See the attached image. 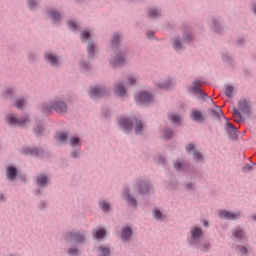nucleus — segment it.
<instances>
[{
  "label": "nucleus",
  "instance_id": "nucleus-8",
  "mask_svg": "<svg viewBox=\"0 0 256 256\" xmlns=\"http://www.w3.org/2000/svg\"><path fill=\"white\" fill-rule=\"evenodd\" d=\"M136 191L138 195H141V197L151 195V191H153V182L149 179L140 180L136 183Z\"/></svg>",
  "mask_w": 256,
  "mask_h": 256
},
{
  "label": "nucleus",
  "instance_id": "nucleus-7",
  "mask_svg": "<svg viewBox=\"0 0 256 256\" xmlns=\"http://www.w3.org/2000/svg\"><path fill=\"white\" fill-rule=\"evenodd\" d=\"M22 155H26L28 157H38L39 159H45V157H51L49 152L45 151L43 147L37 146H24L22 148Z\"/></svg>",
  "mask_w": 256,
  "mask_h": 256
},
{
  "label": "nucleus",
  "instance_id": "nucleus-21",
  "mask_svg": "<svg viewBox=\"0 0 256 256\" xmlns=\"http://www.w3.org/2000/svg\"><path fill=\"white\" fill-rule=\"evenodd\" d=\"M46 13L49 19H51L52 25H61V20L63 19V16H61V12H59V10L51 9L46 11Z\"/></svg>",
  "mask_w": 256,
  "mask_h": 256
},
{
  "label": "nucleus",
  "instance_id": "nucleus-62",
  "mask_svg": "<svg viewBox=\"0 0 256 256\" xmlns=\"http://www.w3.org/2000/svg\"><path fill=\"white\" fill-rule=\"evenodd\" d=\"M166 163H167V160L165 159V157L159 156V158H158V165H162L163 167H165Z\"/></svg>",
  "mask_w": 256,
  "mask_h": 256
},
{
  "label": "nucleus",
  "instance_id": "nucleus-25",
  "mask_svg": "<svg viewBox=\"0 0 256 256\" xmlns=\"http://www.w3.org/2000/svg\"><path fill=\"white\" fill-rule=\"evenodd\" d=\"M133 116H130L128 118H121L119 120V127L124 129L125 133L131 131L133 129Z\"/></svg>",
  "mask_w": 256,
  "mask_h": 256
},
{
  "label": "nucleus",
  "instance_id": "nucleus-26",
  "mask_svg": "<svg viewBox=\"0 0 256 256\" xmlns=\"http://www.w3.org/2000/svg\"><path fill=\"white\" fill-rule=\"evenodd\" d=\"M169 181L165 182L168 191H177L179 189V181L175 178V174H168Z\"/></svg>",
  "mask_w": 256,
  "mask_h": 256
},
{
  "label": "nucleus",
  "instance_id": "nucleus-3",
  "mask_svg": "<svg viewBox=\"0 0 256 256\" xmlns=\"http://www.w3.org/2000/svg\"><path fill=\"white\" fill-rule=\"evenodd\" d=\"M64 241L69 248L67 251L68 256H79V245H83L85 243V232H80L78 230L68 231L64 236Z\"/></svg>",
  "mask_w": 256,
  "mask_h": 256
},
{
  "label": "nucleus",
  "instance_id": "nucleus-51",
  "mask_svg": "<svg viewBox=\"0 0 256 256\" xmlns=\"http://www.w3.org/2000/svg\"><path fill=\"white\" fill-rule=\"evenodd\" d=\"M234 237H236V239H244L245 238V231H243V229L241 228H237L234 233H233Z\"/></svg>",
  "mask_w": 256,
  "mask_h": 256
},
{
  "label": "nucleus",
  "instance_id": "nucleus-41",
  "mask_svg": "<svg viewBox=\"0 0 256 256\" xmlns=\"http://www.w3.org/2000/svg\"><path fill=\"white\" fill-rule=\"evenodd\" d=\"M237 251L238 253H240V255H243V256H249V253H253V250H251L249 246H245V245H238Z\"/></svg>",
  "mask_w": 256,
  "mask_h": 256
},
{
  "label": "nucleus",
  "instance_id": "nucleus-18",
  "mask_svg": "<svg viewBox=\"0 0 256 256\" xmlns=\"http://www.w3.org/2000/svg\"><path fill=\"white\" fill-rule=\"evenodd\" d=\"M190 119L194 123H199V124L203 125V123H205V121H207V115L203 114V112L201 110L192 109L190 111Z\"/></svg>",
  "mask_w": 256,
  "mask_h": 256
},
{
  "label": "nucleus",
  "instance_id": "nucleus-37",
  "mask_svg": "<svg viewBox=\"0 0 256 256\" xmlns=\"http://www.w3.org/2000/svg\"><path fill=\"white\" fill-rule=\"evenodd\" d=\"M105 237H107V230L105 228L98 229L93 235V239H96V241H101Z\"/></svg>",
  "mask_w": 256,
  "mask_h": 256
},
{
  "label": "nucleus",
  "instance_id": "nucleus-52",
  "mask_svg": "<svg viewBox=\"0 0 256 256\" xmlns=\"http://www.w3.org/2000/svg\"><path fill=\"white\" fill-rule=\"evenodd\" d=\"M39 211H47L49 209V205L47 204V201L40 200L37 204Z\"/></svg>",
  "mask_w": 256,
  "mask_h": 256
},
{
  "label": "nucleus",
  "instance_id": "nucleus-14",
  "mask_svg": "<svg viewBox=\"0 0 256 256\" xmlns=\"http://www.w3.org/2000/svg\"><path fill=\"white\" fill-rule=\"evenodd\" d=\"M224 131L228 135L230 141H237V139L239 138V130L229 121L225 122Z\"/></svg>",
  "mask_w": 256,
  "mask_h": 256
},
{
  "label": "nucleus",
  "instance_id": "nucleus-15",
  "mask_svg": "<svg viewBox=\"0 0 256 256\" xmlns=\"http://www.w3.org/2000/svg\"><path fill=\"white\" fill-rule=\"evenodd\" d=\"M16 98H17V87L7 86L2 90V99H5V101H10V103H13Z\"/></svg>",
  "mask_w": 256,
  "mask_h": 256
},
{
  "label": "nucleus",
  "instance_id": "nucleus-63",
  "mask_svg": "<svg viewBox=\"0 0 256 256\" xmlns=\"http://www.w3.org/2000/svg\"><path fill=\"white\" fill-rule=\"evenodd\" d=\"M245 43H246L245 38H238L237 45L239 47H243L245 45Z\"/></svg>",
  "mask_w": 256,
  "mask_h": 256
},
{
  "label": "nucleus",
  "instance_id": "nucleus-44",
  "mask_svg": "<svg viewBox=\"0 0 256 256\" xmlns=\"http://www.w3.org/2000/svg\"><path fill=\"white\" fill-rule=\"evenodd\" d=\"M193 161L194 163H204L205 157L203 156V153L195 150L193 152Z\"/></svg>",
  "mask_w": 256,
  "mask_h": 256
},
{
  "label": "nucleus",
  "instance_id": "nucleus-19",
  "mask_svg": "<svg viewBox=\"0 0 256 256\" xmlns=\"http://www.w3.org/2000/svg\"><path fill=\"white\" fill-rule=\"evenodd\" d=\"M173 167L177 173H191V163L189 162L176 160L173 162Z\"/></svg>",
  "mask_w": 256,
  "mask_h": 256
},
{
  "label": "nucleus",
  "instance_id": "nucleus-12",
  "mask_svg": "<svg viewBox=\"0 0 256 256\" xmlns=\"http://www.w3.org/2000/svg\"><path fill=\"white\" fill-rule=\"evenodd\" d=\"M91 61H94L93 59H85L81 58L78 64V69L82 75H91V72L93 71V63Z\"/></svg>",
  "mask_w": 256,
  "mask_h": 256
},
{
  "label": "nucleus",
  "instance_id": "nucleus-39",
  "mask_svg": "<svg viewBox=\"0 0 256 256\" xmlns=\"http://www.w3.org/2000/svg\"><path fill=\"white\" fill-rule=\"evenodd\" d=\"M69 144L72 149L81 148V138H79L78 136H71Z\"/></svg>",
  "mask_w": 256,
  "mask_h": 256
},
{
  "label": "nucleus",
  "instance_id": "nucleus-48",
  "mask_svg": "<svg viewBox=\"0 0 256 256\" xmlns=\"http://www.w3.org/2000/svg\"><path fill=\"white\" fill-rule=\"evenodd\" d=\"M159 89H165L166 91L169 89H173V83L171 80H166L158 84Z\"/></svg>",
  "mask_w": 256,
  "mask_h": 256
},
{
  "label": "nucleus",
  "instance_id": "nucleus-29",
  "mask_svg": "<svg viewBox=\"0 0 256 256\" xmlns=\"http://www.w3.org/2000/svg\"><path fill=\"white\" fill-rule=\"evenodd\" d=\"M123 195L124 197H126L128 205L130 207H133L134 209H137V198L131 195V191L129 190V188H125L123 190Z\"/></svg>",
  "mask_w": 256,
  "mask_h": 256
},
{
  "label": "nucleus",
  "instance_id": "nucleus-49",
  "mask_svg": "<svg viewBox=\"0 0 256 256\" xmlns=\"http://www.w3.org/2000/svg\"><path fill=\"white\" fill-rule=\"evenodd\" d=\"M233 91H235V87L231 86V85H226L225 90H224V94L226 95V97H228L229 99H232L233 97Z\"/></svg>",
  "mask_w": 256,
  "mask_h": 256
},
{
  "label": "nucleus",
  "instance_id": "nucleus-57",
  "mask_svg": "<svg viewBox=\"0 0 256 256\" xmlns=\"http://www.w3.org/2000/svg\"><path fill=\"white\" fill-rule=\"evenodd\" d=\"M137 84V78L133 75L128 77V82H127V86L128 87H133L134 85Z\"/></svg>",
  "mask_w": 256,
  "mask_h": 256
},
{
  "label": "nucleus",
  "instance_id": "nucleus-9",
  "mask_svg": "<svg viewBox=\"0 0 256 256\" xmlns=\"http://www.w3.org/2000/svg\"><path fill=\"white\" fill-rule=\"evenodd\" d=\"M199 85H201V81L196 80L192 82V86L190 87V90L192 91V94L195 95L196 99H198V101L202 100L213 102V98H211L209 94L203 92V90L199 88Z\"/></svg>",
  "mask_w": 256,
  "mask_h": 256
},
{
  "label": "nucleus",
  "instance_id": "nucleus-20",
  "mask_svg": "<svg viewBox=\"0 0 256 256\" xmlns=\"http://www.w3.org/2000/svg\"><path fill=\"white\" fill-rule=\"evenodd\" d=\"M132 237L133 228H131V225L126 224L124 227L121 228L120 239L122 243H129Z\"/></svg>",
  "mask_w": 256,
  "mask_h": 256
},
{
  "label": "nucleus",
  "instance_id": "nucleus-1",
  "mask_svg": "<svg viewBox=\"0 0 256 256\" xmlns=\"http://www.w3.org/2000/svg\"><path fill=\"white\" fill-rule=\"evenodd\" d=\"M125 34L123 32H114L110 36V49L114 53V57L109 60V64L113 69L123 67L127 63V55H129L128 47H121Z\"/></svg>",
  "mask_w": 256,
  "mask_h": 256
},
{
  "label": "nucleus",
  "instance_id": "nucleus-5",
  "mask_svg": "<svg viewBox=\"0 0 256 256\" xmlns=\"http://www.w3.org/2000/svg\"><path fill=\"white\" fill-rule=\"evenodd\" d=\"M80 41L81 43H87L86 51L88 59L95 60V55L99 53V48H97V44L95 40L91 36V30L86 29L80 32Z\"/></svg>",
  "mask_w": 256,
  "mask_h": 256
},
{
  "label": "nucleus",
  "instance_id": "nucleus-43",
  "mask_svg": "<svg viewBox=\"0 0 256 256\" xmlns=\"http://www.w3.org/2000/svg\"><path fill=\"white\" fill-rule=\"evenodd\" d=\"M70 157L71 159H81L83 157V151H81V148H73L70 151Z\"/></svg>",
  "mask_w": 256,
  "mask_h": 256
},
{
  "label": "nucleus",
  "instance_id": "nucleus-61",
  "mask_svg": "<svg viewBox=\"0 0 256 256\" xmlns=\"http://www.w3.org/2000/svg\"><path fill=\"white\" fill-rule=\"evenodd\" d=\"M243 173H247V171H253V165L251 164H246L243 168H242Z\"/></svg>",
  "mask_w": 256,
  "mask_h": 256
},
{
  "label": "nucleus",
  "instance_id": "nucleus-56",
  "mask_svg": "<svg viewBox=\"0 0 256 256\" xmlns=\"http://www.w3.org/2000/svg\"><path fill=\"white\" fill-rule=\"evenodd\" d=\"M67 25H68L69 29H71V31H77V29H79L77 22H75L73 20H68Z\"/></svg>",
  "mask_w": 256,
  "mask_h": 256
},
{
  "label": "nucleus",
  "instance_id": "nucleus-30",
  "mask_svg": "<svg viewBox=\"0 0 256 256\" xmlns=\"http://www.w3.org/2000/svg\"><path fill=\"white\" fill-rule=\"evenodd\" d=\"M183 40L181 39V36H176L172 40V47L176 53H179L180 51H185L186 47L183 45Z\"/></svg>",
  "mask_w": 256,
  "mask_h": 256
},
{
  "label": "nucleus",
  "instance_id": "nucleus-47",
  "mask_svg": "<svg viewBox=\"0 0 256 256\" xmlns=\"http://www.w3.org/2000/svg\"><path fill=\"white\" fill-rule=\"evenodd\" d=\"M27 59L29 63H37V61H39V55L35 52L30 51L27 54Z\"/></svg>",
  "mask_w": 256,
  "mask_h": 256
},
{
  "label": "nucleus",
  "instance_id": "nucleus-23",
  "mask_svg": "<svg viewBox=\"0 0 256 256\" xmlns=\"http://www.w3.org/2000/svg\"><path fill=\"white\" fill-rule=\"evenodd\" d=\"M241 215V212H231L229 210H222L219 212L220 219H226V221H235L239 216Z\"/></svg>",
  "mask_w": 256,
  "mask_h": 256
},
{
  "label": "nucleus",
  "instance_id": "nucleus-27",
  "mask_svg": "<svg viewBox=\"0 0 256 256\" xmlns=\"http://www.w3.org/2000/svg\"><path fill=\"white\" fill-rule=\"evenodd\" d=\"M49 177L47 174H39L36 177V185L39 189H46V187H49Z\"/></svg>",
  "mask_w": 256,
  "mask_h": 256
},
{
  "label": "nucleus",
  "instance_id": "nucleus-6",
  "mask_svg": "<svg viewBox=\"0 0 256 256\" xmlns=\"http://www.w3.org/2000/svg\"><path fill=\"white\" fill-rule=\"evenodd\" d=\"M88 95L92 101H99V99L109 97L111 95V91L107 89V86L105 85L96 84L89 87Z\"/></svg>",
  "mask_w": 256,
  "mask_h": 256
},
{
  "label": "nucleus",
  "instance_id": "nucleus-53",
  "mask_svg": "<svg viewBox=\"0 0 256 256\" xmlns=\"http://www.w3.org/2000/svg\"><path fill=\"white\" fill-rule=\"evenodd\" d=\"M173 135H175V133L173 132V129L167 127L164 130V137H165V139H167V140L173 139Z\"/></svg>",
  "mask_w": 256,
  "mask_h": 256
},
{
  "label": "nucleus",
  "instance_id": "nucleus-50",
  "mask_svg": "<svg viewBox=\"0 0 256 256\" xmlns=\"http://www.w3.org/2000/svg\"><path fill=\"white\" fill-rule=\"evenodd\" d=\"M171 123H173L174 125H179L183 119H181V116H179V114H172L170 117H169Z\"/></svg>",
  "mask_w": 256,
  "mask_h": 256
},
{
  "label": "nucleus",
  "instance_id": "nucleus-31",
  "mask_svg": "<svg viewBox=\"0 0 256 256\" xmlns=\"http://www.w3.org/2000/svg\"><path fill=\"white\" fill-rule=\"evenodd\" d=\"M98 207L103 211L106 215H109L112 211L111 203L107 200H99L98 201Z\"/></svg>",
  "mask_w": 256,
  "mask_h": 256
},
{
  "label": "nucleus",
  "instance_id": "nucleus-55",
  "mask_svg": "<svg viewBox=\"0 0 256 256\" xmlns=\"http://www.w3.org/2000/svg\"><path fill=\"white\" fill-rule=\"evenodd\" d=\"M101 111H102V115L106 119H111V110H109V107L103 106Z\"/></svg>",
  "mask_w": 256,
  "mask_h": 256
},
{
  "label": "nucleus",
  "instance_id": "nucleus-34",
  "mask_svg": "<svg viewBox=\"0 0 256 256\" xmlns=\"http://www.w3.org/2000/svg\"><path fill=\"white\" fill-rule=\"evenodd\" d=\"M221 57L224 63H228L230 67H235V64L233 63V61H235V58L233 57V55L228 52H222Z\"/></svg>",
  "mask_w": 256,
  "mask_h": 256
},
{
  "label": "nucleus",
  "instance_id": "nucleus-2",
  "mask_svg": "<svg viewBox=\"0 0 256 256\" xmlns=\"http://www.w3.org/2000/svg\"><path fill=\"white\" fill-rule=\"evenodd\" d=\"M201 239H203V228L199 226L191 227L189 235L187 236L189 247L200 251V253H209L211 243L202 241Z\"/></svg>",
  "mask_w": 256,
  "mask_h": 256
},
{
  "label": "nucleus",
  "instance_id": "nucleus-10",
  "mask_svg": "<svg viewBox=\"0 0 256 256\" xmlns=\"http://www.w3.org/2000/svg\"><path fill=\"white\" fill-rule=\"evenodd\" d=\"M8 127H23L25 123H29V117L17 118V114H8L5 117Z\"/></svg>",
  "mask_w": 256,
  "mask_h": 256
},
{
  "label": "nucleus",
  "instance_id": "nucleus-35",
  "mask_svg": "<svg viewBox=\"0 0 256 256\" xmlns=\"http://www.w3.org/2000/svg\"><path fill=\"white\" fill-rule=\"evenodd\" d=\"M153 217L156 221L163 222L165 219H167V216L161 212L159 208H154L152 211Z\"/></svg>",
  "mask_w": 256,
  "mask_h": 256
},
{
  "label": "nucleus",
  "instance_id": "nucleus-60",
  "mask_svg": "<svg viewBox=\"0 0 256 256\" xmlns=\"http://www.w3.org/2000/svg\"><path fill=\"white\" fill-rule=\"evenodd\" d=\"M184 187H186L188 191H193L195 189V184H193L192 182H188L184 184Z\"/></svg>",
  "mask_w": 256,
  "mask_h": 256
},
{
  "label": "nucleus",
  "instance_id": "nucleus-36",
  "mask_svg": "<svg viewBox=\"0 0 256 256\" xmlns=\"http://www.w3.org/2000/svg\"><path fill=\"white\" fill-rule=\"evenodd\" d=\"M209 113L212 121H220L223 110H221V107H218V110L210 109Z\"/></svg>",
  "mask_w": 256,
  "mask_h": 256
},
{
  "label": "nucleus",
  "instance_id": "nucleus-17",
  "mask_svg": "<svg viewBox=\"0 0 256 256\" xmlns=\"http://www.w3.org/2000/svg\"><path fill=\"white\" fill-rule=\"evenodd\" d=\"M19 173V169L15 165L11 164L6 166V179L10 183L17 181Z\"/></svg>",
  "mask_w": 256,
  "mask_h": 256
},
{
  "label": "nucleus",
  "instance_id": "nucleus-42",
  "mask_svg": "<svg viewBox=\"0 0 256 256\" xmlns=\"http://www.w3.org/2000/svg\"><path fill=\"white\" fill-rule=\"evenodd\" d=\"M26 5L30 11H37L41 7L38 0H27Z\"/></svg>",
  "mask_w": 256,
  "mask_h": 256
},
{
  "label": "nucleus",
  "instance_id": "nucleus-64",
  "mask_svg": "<svg viewBox=\"0 0 256 256\" xmlns=\"http://www.w3.org/2000/svg\"><path fill=\"white\" fill-rule=\"evenodd\" d=\"M146 37L148 39H153V37H155V32L153 30H150L146 33Z\"/></svg>",
  "mask_w": 256,
  "mask_h": 256
},
{
  "label": "nucleus",
  "instance_id": "nucleus-58",
  "mask_svg": "<svg viewBox=\"0 0 256 256\" xmlns=\"http://www.w3.org/2000/svg\"><path fill=\"white\" fill-rule=\"evenodd\" d=\"M60 167H61V169H67L68 167H70V162H69V160L63 158V159L61 160Z\"/></svg>",
  "mask_w": 256,
  "mask_h": 256
},
{
  "label": "nucleus",
  "instance_id": "nucleus-46",
  "mask_svg": "<svg viewBox=\"0 0 256 256\" xmlns=\"http://www.w3.org/2000/svg\"><path fill=\"white\" fill-rule=\"evenodd\" d=\"M182 43H193V35H191V33H188L187 31H184L182 34Z\"/></svg>",
  "mask_w": 256,
  "mask_h": 256
},
{
  "label": "nucleus",
  "instance_id": "nucleus-40",
  "mask_svg": "<svg viewBox=\"0 0 256 256\" xmlns=\"http://www.w3.org/2000/svg\"><path fill=\"white\" fill-rule=\"evenodd\" d=\"M114 93L116 95H119V97H124V95H127V88H125V84H118L117 87L114 89Z\"/></svg>",
  "mask_w": 256,
  "mask_h": 256
},
{
  "label": "nucleus",
  "instance_id": "nucleus-33",
  "mask_svg": "<svg viewBox=\"0 0 256 256\" xmlns=\"http://www.w3.org/2000/svg\"><path fill=\"white\" fill-rule=\"evenodd\" d=\"M212 29H213L214 33H222L223 23L221 22V19H219V18L212 19Z\"/></svg>",
  "mask_w": 256,
  "mask_h": 256
},
{
  "label": "nucleus",
  "instance_id": "nucleus-22",
  "mask_svg": "<svg viewBox=\"0 0 256 256\" xmlns=\"http://www.w3.org/2000/svg\"><path fill=\"white\" fill-rule=\"evenodd\" d=\"M52 109L55 113H67L69 106L63 100H56L52 102Z\"/></svg>",
  "mask_w": 256,
  "mask_h": 256
},
{
  "label": "nucleus",
  "instance_id": "nucleus-38",
  "mask_svg": "<svg viewBox=\"0 0 256 256\" xmlns=\"http://www.w3.org/2000/svg\"><path fill=\"white\" fill-rule=\"evenodd\" d=\"M97 254L98 256H111V248L101 245L97 248Z\"/></svg>",
  "mask_w": 256,
  "mask_h": 256
},
{
  "label": "nucleus",
  "instance_id": "nucleus-24",
  "mask_svg": "<svg viewBox=\"0 0 256 256\" xmlns=\"http://www.w3.org/2000/svg\"><path fill=\"white\" fill-rule=\"evenodd\" d=\"M133 121L136 122L134 126L135 135H138V137H144L145 124H143V121L139 120L136 116H133Z\"/></svg>",
  "mask_w": 256,
  "mask_h": 256
},
{
  "label": "nucleus",
  "instance_id": "nucleus-11",
  "mask_svg": "<svg viewBox=\"0 0 256 256\" xmlns=\"http://www.w3.org/2000/svg\"><path fill=\"white\" fill-rule=\"evenodd\" d=\"M32 133L35 139H43V137H45V133H47L45 122L42 120H36L32 126Z\"/></svg>",
  "mask_w": 256,
  "mask_h": 256
},
{
  "label": "nucleus",
  "instance_id": "nucleus-32",
  "mask_svg": "<svg viewBox=\"0 0 256 256\" xmlns=\"http://www.w3.org/2000/svg\"><path fill=\"white\" fill-rule=\"evenodd\" d=\"M39 111L42 113V115H51L53 112V104L52 102L49 104L42 103L38 106Z\"/></svg>",
  "mask_w": 256,
  "mask_h": 256
},
{
  "label": "nucleus",
  "instance_id": "nucleus-16",
  "mask_svg": "<svg viewBox=\"0 0 256 256\" xmlns=\"http://www.w3.org/2000/svg\"><path fill=\"white\" fill-rule=\"evenodd\" d=\"M135 102L137 105L153 103V94H151V92L142 91L138 95H135Z\"/></svg>",
  "mask_w": 256,
  "mask_h": 256
},
{
  "label": "nucleus",
  "instance_id": "nucleus-45",
  "mask_svg": "<svg viewBox=\"0 0 256 256\" xmlns=\"http://www.w3.org/2000/svg\"><path fill=\"white\" fill-rule=\"evenodd\" d=\"M148 17L150 19H157V17H161V13H159L158 8L151 7L148 9Z\"/></svg>",
  "mask_w": 256,
  "mask_h": 256
},
{
  "label": "nucleus",
  "instance_id": "nucleus-28",
  "mask_svg": "<svg viewBox=\"0 0 256 256\" xmlns=\"http://www.w3.org/2000/svg\"><path fill=\"white\" fill-rule=\"evenodd\" d=\"M12 104L14 105V107H16V109H19V111H23V109L27 107V97L23 95H19L18 97L16 96Z\"/></svg>",
  "mask_w": 256,
  "mask_h": 256
},
{
  "label": "nucleus",
  "instance_id": "nucleus-54",
  "mask_svg": "<svg viewBox=\"0 0 256 256\" xmlns=\"http://www.w3.org/2000/svg\"><path fill=\"white\" fill-rule=\"evenodd\" d=\"M195 149H196L195 143H189L185 146V151L188 154L195 153L196 151Z\"/></svg>",
  "mask_w": 256,
  "mask_h": 256
},
{
  "label": "nucleus",
  "instance_id": "nucleus-59",
  "mask_svg": "<svg viewBox=\"0 0 256 256\" xmlns=\"http://www.w3.org/2000/svg\"><path fill=\"white\" fill-rule=\"evenodd\" d=\"M69 137V135H67V133L65 132H61L58 136L59 141H67V138Z\"/></svg>",
  "mask_w": 256,
  "mask_h": 256
},
{
  "label": "nucleus",
  "instance_id": "nucleus-13",
  "mask_svg": "<svg viewBox=\"0 0 256 256\" xmlns=\"http://www.w3.org/2000/svg\"><path fill=\"white\" fill-rule=\"evenodd\" d=\"M43 59L48 65H51V67L59 68L61 66V61L59 60V55L53 54L50 51H46L43 54Z\"/></svg>",
  "mask_w": 256,
  "mask_h": 256
},
{
  "label": "nucleus",
  "instance_id": "nucleus-4",
  "mask_svg": "<svg viewBox=\"0 0 256 256\" xmlns=\"http://www.w3.org/2000/svg\"><path fill=\"white\" fill-rule=\"evenodd\" d=\"M252 113L253 106L251 105V101L248 102L246 98H241L238 101V109L234 107L232 110L233 116L237 117V120H235L236 123L245 122V118H243V115H246L248 119H251Z\"/></svg>",
  "mask_w": 256,
  "mask_h": 256
}]
</instances>
